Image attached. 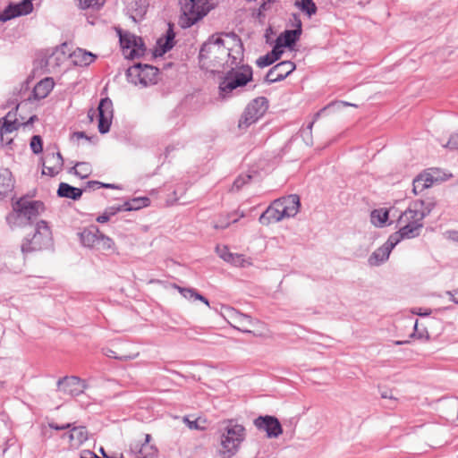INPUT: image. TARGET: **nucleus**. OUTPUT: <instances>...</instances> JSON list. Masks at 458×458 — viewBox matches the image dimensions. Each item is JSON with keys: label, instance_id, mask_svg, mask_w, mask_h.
Instances as JSON below:
<instances>
[{"label": "nucleus", "instance_id": "1", "mask_svg": "<svg viewBox=\"0 0 458 458\" xmlns=\"http://www.w3.org/2000/svg\"><path fill=\"white\" fill-rule=\"evenodd\" d=\"M233 38V46H225V41L220 37L211 36L205 42L199 54L201 68L214 72L216 69H225L226 65L241 64L243 62L244 50L240 38L234 33L231 34Z\"/></svg>", "mask_w": 458, "mask_h": 458}, {"label": "nucleus", "instance_id": "2", "mask_svg": "<svg viewBox=\"0 0 458 458\" xmlns=\"http://www.w3.org/2000/svg\"><path fill=\"white\" fill-rule=\"evenodd\" d=\"M228 69L223 73L219 81V97L226 99L238 92L240 89L245 87L252 81L253 70L249 64H229L225 66Z\"/></svg>", "mask_w": 458, "mask_h": 458}, {"label": "nucleus", "instance_id": "3", "mask_svg": "<svg viewBox=\"0 0 458 458\" xmlns=\"http://www.w3.org/2000/svg\"><path fill=\"white\" fill-rule=\"evenodd\" d=\"M45 204L40 200H29L21 198L13 205V212L6 216L12 227H25L32 224L45 211Z\"/></svg>", "mask_w": 458, "mask_h": 458}, {"label": "nucleus", "instance_id": "4", "mask_svg": "<svg viewBox=\"0 0 458 458\" xmlns=\"http://www.w3.org/2000/svg\"><path fill=\"white\" fill-rule=\"evenodd\" d=\"M422 204L419 201H413L410 206L400 215L398 224L401 225L400 229L395 232L402 240L412 239L420 235V230L424 224L423 211H420Z\"/></svg>", "mask_w": 458, "mask_h": 458}, {"label": "nucleus", "instance_id": "5", "mask_svg": "<svg viewBox=\"0 0 458 458\" xmlns=\"http://www.w3.org/2000/svg\"><path fill=\"white\" fill-rule=\"evenodd\" d=\"M181 15L178 23L182 29L191 28L210 11L208 0H179Z\"/></svg>", "mask_w": 458, "mask_h": 458}, {"label": "nucleus", "instance_id": "6", "mask_svg": "<svg viewBox=\"0 0 458 458\" xmlns=\"http://www.w3.org/2000/svg\"><path fill=\"white\" fill-rule=\"evenodd\" d=\"M245 428L243 426L228 421L222 429L221 435V450L220 454L225 458L233 456L243 441L245 437Z\"/></svg>", "mask_w": 458, "mask_h": 458}, {"label": "nucleus", "instance_id": "7", "mask_svg": "<svg viewBox=\"0 0 458 458\" xmlns=\"http://www.w3.org/2000/svg\"><path fill=\"white\" fill-rule=\"evenodd\" d=\"M52 242L51 229L45 220L36 223L35 231L31 237L26 236L21 244L23 254L38 251L47 248Z\"/></svg>", "mask_w": 458, "mask_h": 458}, {"label": "nucleus", "instance_id": "8", "mask_svg": "<svg viewBox=\"0 0 458 458\" xmlns=\"http://www.w3.org/2000/svg\"><path fill=\"white\" fill-rule=\"evenodd\" d=\"M150 438L149 434H140L137 438L131 440L119 458H158L157 448L149 445Z\"/></svg>", "mask_w": 458, "mask_h": 458}, {"label": "nucleus", "instance_id": "9", "mask_svg": "<svg viewBox=\"0 0 458 458\" xmlns=\"http://www.w3.org/2000/svg\"><path fill=\"white\" fill-rule=\"evenodd\" d=\"M157 74V68L153 65L142 64L140 63L130 66L126 71L128 81L134 85H140L142 87L156 84Z\"/></svg>", "mask_w": 458, "mask_h": 458}, {"label": "nucleus", "instance_id": "10", "mask_svg": "<svg viewBox=\"0 0 458 458\" xmlns=\"http://www.w3.org/2000/svg\"><path fill=\"white\" fill-rule=\"evenodd\" d=\"M268 101L265 97H259L253 99L245 108L241 119L239 128L246 129L256 123L267 111Z\"/></svg>", "mask_w": 458, "mask_h": 458}, {"label": "nucleus", "instance_id": "11", "mask_svg": "<svg viewBox=\"0 0 458 458\" xmlns=\"http://www.w3.org/2000/svg\"><path fill=\"white\" fill-rule=\"evenodd\" d=\"M120 44L126 58L134 59L145 54L146 47L140 37L131 33L120 34Z\"/></svg>", "mask_w": 458, "mask_h": 458}, {"label": "nucleus", "instance_id": "12", "mask_svg": "<svg viewBox=\"0 0 458 458\" xmlns=\"http://www.w3.org/2000/svg\"><path fill=\"white\" fill-rule=\"evenodd\" d=\"M402 241L397 233H392L387 241L379 248H377L368 259V263L372 267L380 266L386 261L392 250Z\"/></svg>", "mask_w": 458, "mask_h": 458}, {"label": "nucleus", "instance_id": "13", "mask_svg": "<svg viewBox=\"0 0 458 458\" xmlns=\"http://www.w3.org/2000/svg\"><path fill=\"white\" fill-rule=\"evenodd\" d=\"M84 380L76 376H66L57 381V390L70 396H77L87 388Z\"/></svg>", "mask_w": 458, "mask_h": 458}, {"label": "nucleus", "instance_id": "14", "mask_svg": "<svg viewBox=\"0 0 458 458\" xmlns=\"http://www.w3.org/2000/svg\"><path fill=\"white\" fill-rule=\"evenodd\" d=\"M254 425L258 429L265 431L269 438H276L283 433L280 421L274 416H259L254 420Z\"/></svg>", "mask_w": 458, "mask_h": 458}, {"label": "nucleus", "instance_id": "15", "mask_svg": "<svg viewBox=\"0 0 458 458\" xmlns=\"http://www.w3.org/2000/svg\"><path fill=\"white\" fill-rule=\"evenodd\" d=\"M98 116L99 132L102 134L108 132L113 118V103L108 98L100 100L98 106Z\"/></svg>", "mask_w": 458, "mask_h": 458}, {"label": "nucleus", "instance_id": "16", "mask_svg": "<svg viewBox=\"0 0 458 458\" xmlns=\"http://www.w3.org/2000/svg\"><path fill=\"white\" fill-rule=\"evenodd\" d=\"M33 0H22L18 4H10L0 12V21H7L18 16L27 15L33 10Z\"/></svg>", "mask_w": 458, "mask_h": 458}, {"label": "nucleus", "instance_id": "17", "mask_svg": "<svg viewBox=\"0 0 458 458\" xmlns=\"http://www.w3.org/2000/svg\"><path fill=\"white\" fill-rule=\"evenodd\" d=\"M294 19V26L296 27L294 30H286L283 33H281L276 38V44H277L280 47H289L292 48L295 43L299 40L301 33V21L298 17V15L293 14Z\"/></svg>", "mask_w": 458, "mask_h": 458}, {"label": "nucleus", "instance_id": "18", "mask_svg": "<svg viewBox=\"0 0 458 458\" xmlns=\"http://www.w3.org/2000/svg\"><path fill=\"white\" fill-rule=\"evenodd\" d=\"M295 68V64L291 61L280 62L267 72L265 81L267 83L281 81L291 74Z\"/></svg>", "mask_w": 458, "mask_h": 458}, {"label": "nucleus", "instance_id": "19", "mask_svg": "<svg viewBox=\"0 0 458 458\" xmlns=\"http://www.w3.org/2000/svg\"><path fill=\"white\" fill-rule=\"evenodd\" d=\"M43 174L49 176L57 174L64 166V159L59 151L47 152L42 158Z\"/></svg>", "mask_w": 458, "mask_h": 458}, {"label": "nucleus", "instance_id": "20", "mask_svg": "<svg viewBox=\"0 0 458 458\" xmlns=\"http://www.w3.org/2000/svg\"><path fill=\"white\" fill-rule=\"evenodd\" d=\"M227 314L229 318L233 321V325L232 326L237 330L246 333L251 334L252 331L248 328V326H252L257 321L254 320L250 316L241 313L237 310L233 308L227 309Z\"/></svg>", "mask_w": 458, "mask_h": 458}, {"label": "nucleus", "instance_id": "21", "mask_svg": "<svg viewBox=\"0 0 458 458\" xmlns=\"http://www.w3.org/2000/svg\"><path fill=\"white\" fill-rule=\"evenodd\" d=\"M55 82L52 78H45L38 81L33 89V97L35 99L45 98L53 89Z\"/></svg>", "mask_w": 458, "mask_h": 458}, {"label": "nucleus", "instance_id": "22", "mask_svg": "<svg viewBox=\"0 0 458 458\" xmlns=\"http://www.w3.org/2000/svg\"><path fill=\"white\" fill-rule=\"evenodd\" d=\"M100 231L97 226L84 229L80 233V239L83 246L96 248Z\"/></svg>", "mask_w": 458, "mask_h": 458}, {"label": "nucleus", "instance_id": "23", "mask_svg": "<svg viewBox=\"0 0 458 458\" xmlns=\"http://www.w3.org/2000/svg\"><path fill=\"white\" fill-rule=\"evenodd\" d=\"M83 191L80 188L73 187L66 182H61L57 190V195L60 198L71 199L78 200L81 199Z\"/></svg>", "mask_w": 458, "mask_h": 458}, {"label": "nucleus", "instance_id": "24", "mask_svg": "<svg viewBox=\"0 0 458 458\" xmlns=\"http://www.w3.org/2000/svg\"><path fill=\"white\" fill-rule=\"evenodd\" d=\"M12 173L8 169L0 171V199L6 197L13 189Z\"/></svg>", "mask_w": 458, "mask_h": 458}, {"label": "nucleus", "instance_id": "25", "mask_svg": "<svg viewBox=\"0 0 458 458\" xmlns=\"http://www.w3.org/2000/svg\"><path fill=\"white\" fill-rule=\"evenodd\" d=\"M283 54L281 47L276 44L271 52L257 59L256 64L259 68L271 65L277 61Z\"/></svg>", "mask_w": 458, "mask_h": 458}, {"label": "nucleus", "instance_id": "26", "mask_svg": "<svg viewBox=\"0 0 458 458\" xmlns=\"http://www.w3.org/2000/svg\"><path fill=\"white\" fill-rule=\"evenodd\" d=\"M284 214L287 217H293L297 215L300 210V197L296 194H291L286 197H284Z\"/></svg>", "mask_w": 458, "mask_h": 458}, {"label": "nucleus", "instance_id": "27", "mask_svg": "<svg viewBox=\"0 0 458 458\" xmlns=\"http://www.w3.org/2000/svg\"><path fill=\"white\" fill-rule=\"evenodd\" d=\"M72 57L73 59V63L79 66H87L96 59L95 55L81 48L75 50L72 53Z\"/></svg>", "mask_w": 458, "mask_h": 458}, {"label": "nucleus", "instance_id": "28", "mask_svg": "<svg viewBox=\"0 0 458 458\" xmlns=\"http://www.w3.org/2000/svg\"><path fill=\"white\" fill-rule=\"evenodd\" d=\"M284 219L278 209L274 208L271 204L259 216V223L264 225H268L272 223H276Z\"/></svg>", "mask_w": 458, "mask_h": 458}, {"label": "nucleus", "instance_id": "29", "mask_svg": "<svg viewBox=\"0 0 458 458\" xmlns=\"http://www.w3.org/2000/svg\"><path fill=\"white\" fill-rule=\"evenodd\" d=\"M68 437L72 445H81L88 440V431L85 427H71Z\"/></svg>", "mask_w": 458, "mask_h": 458}, {"label": "nucleus", "instance_id": "30", "mask_svg": "<svg viewBox=\"0 0 458 458\" xmlns=\"http://www.w3.org/2000/svg\"><path fill=\"white\" fill-rule=\"evenodd\" d=\"M245 215H244L243 211H242V212L236 211L235 213L228 214L225 216H221L214 224V228L215 229H225L231 224L236 223L240 217H243Z\"/></svg>", "mask_w": 458, "mask_h": 458}, {"label": "nucleus", "instance_id": "31", "mask_svg": "<svg viewBox=\"0 0 458 458\" xmlns=\"http://www.w3.org/2000/svg\"><path fill=\"white\" fill-rule=\"evenodd\" d=\"M389 217V212L387 209L379 208L374 209L370 214L371 223L377 227H383L386 225Z\"/></svg>", "mask_w": 458, "mask_h": 458}, {"label": "nucleus", "instance_id": "32", "mask_svg": "<svg viewBox=\"0 0 458 458\" xmlns=\"http://www.w3.org/2000/svg\"><path fill=\"white\" fill-rule=\"evenodd\" d=\"M174 37L175 34L173 29L170 27L166 31L165 41L163 42L162 38L157 40V44L161 49L158 55H161L173 48L174 44Z\"/></svg>", "mask_w": 458, "mask_h": 458}, {"label": "nucleus", "instance_id": "33", "mask_svg": "<svg viewBox=\"0 0 458 458\" xmlns=\"http://www.w3.org/2000/svg\"><path fill=\"white\" fill-rule=\"evenodd\" d=\"M149 199L147 197L134 198L131 200L123 203L125 211L138 210L149 205Z\"/></svg>", "mask_w": 458, "mask_h": 458}, {"label": "nucleus", "instance_id": "34", "mask_svg": "<svg viewBox=\"0 0 458 458\" xmlns=\"http://www.w3.org/2000/svg\"><path fill=\"white\" fill-rule=\"evenodd\" d=\"M295 5L309 17L317 13V6L313 0H296Z\"/></svg>", "mask_w": 458, "mask_h": 458}, {"label": "nucleus", "instance_id": "35", "mask_svg": "<svg viewBox=\"0 0 458 458\" xmlns=\"http://www.w3.org/2000/svg\"><path fill=\"white\" fill-rule=\"evenodd\" d=\"M21 123L18 121L5 122L0 119V136L3 134H11L17 131Z\"/></svg>", "mask_w": 458, "mask_h": 458}, {"label": "nucleus", "instance_id": "36", "mask_svg": "<svg viewBox=\"0 0 458 458\" xmlns=\"http://www.w3.org/2000/svg\"><path fill=\"white\" fill-rule=\"evenodd\" d=\"M72 169L74 170V174L81 179L89 177L91 174V166L86 162H78Z\"/></svg>", "mask_w": 458, "mask_h": 458}, {"label": "nucleus", "instance_id": "37", "mask_svg": "<svg viewBox=\"0 0 458 458\" xmlns=\"http://www.w3.org/2000/svg\"><path fill=\"white\" fill-rule=\"evenodd\" d=\"M439 171L436 168L428 169L427 172L420 174L423 182L425 184H428V188L433 185L435 182L438 181L439 178Z\"/></svg>", "mask_w": 458, "mask_h": 458}, {"label": "nucleus", "instance_id": "38", "mask_svg": "<svg viewBox=\"0 0 458 458\" xmlns=\"http://www.w3.org/2000/svg\"><path fill=\"white\" fill-rule=\"evenodd\" d=\"M227 263H230L235 267H245L249 265H250V262L245 259L244 255L238 254V253H233L231 254V257L227 259Z\"/></svg>", "mask_w": 458, "mask_h": 458}, {"label": "nucleus", "instance_id": "39", "mask_svg": "<svg viewBox=\"0 0 458 458\" xmlns=\"http://www.w3.org/2000/svg\"><path fill=\"white\" fill-rule=\"evenodd\" d=\"M114 245V242L111 238H109L108 236H106L105 234H103L101 233H99L96 249L108 250L113 249Z\"/></svg>", "mask_w": 458, "mask_h": 458}, {"label": "nucleus", "instance_id": "40", "mask_svg": "<svg viewBox=\"0 0 458 458\" xmlns=\"http://www.w3.org/2000/svg\"><path fill=\"white\" fill-rule=\"evenodd\" d=\"M352 106V104L348 103V102H345V101H338V102H333V103H330L329 105H327L326 107H324L323 109H321L320 111H318L315 116H314V119L312 122H310L308 126H307V129H309L310 131L312 130V127H313V124L315 123V121L319 117L320 114L328 109V108H332V107H342V106Z\"/></svg>", "mask_w": 458, "mask_h": 458}, {"label": "nucleus", "instance_id": "41", "mask_svg": "<svg viewBox=\"0 0 458 458\" xmlns=\"http://www.w3.org/2000/svg\"><path fill=\"white\" fill-rule=\"evenodd\" d=\"M30 148L34 154H40L43 150V142L39 135H34L30 140Z\"/></svg>", "mask_w": 458, "mask_h": 458}, {"label": "nucleus", "instance_id": "42", "mask_svg": "<svg viewBox=\"0 0 458 458\" xmlns=\"http://www.w3.org/2000/svg\"><path fill=\"white\" fill-rule=\"evenodd\" d=\"M416 201H419L422 204L421 208H420V211H423L424 217L428 216L431 213V211L434 209V208L436 207V202L433 199H427V200L417 199Z\"/></svg>", "mask_w": 458, "mask_h": 458}, {"label": "nucleus", "instance_id": "43", "mask_svg": "<svg viewBox=\"0 0 458 458\" xmlns=\"http://www.w3.org/2000/svg\"><path fill=\"white\" fill-rule=\"evenodd\" d=\"M412 185H413L412 191H413L414 194H416V195L421 193L424 190L428 188V184H425L420 174H419L413 180Z\"/></svg>", "mask_w": 458, "mask_h": 458}, {"label": "nucleus", "instance_id": "44", "mask_svg": "<svg viewBox=\"0 0 458 458\" xmlns=\"http://www.w3.org/2000/svg\"><path fill=\"white\" fill-rule=\"evenodd\" d=\"M176 289L180 292V293L187 300H195L196 294L198 292L193 288H184L180 286H175Z\"/></svg>", "mask_w": 458, "mask_h": 458}, {"label": "nucleus", "instance_id": "45", "mask_svg": "<svg viewBox=\"0 0 458 458\" xmlns=\"http://www.w3.org/2000/svg\"><path fill=\"white\" fill-rule=\"evenodd\" d=\"M80 4L83 9L86 8H98L104 4V0H79Z\"/></svg>", "mask_w": 458, "mask_h": 458}, {"label": "nucleus", "instance_id": "46", "mask_svg": "<svg viewBox=\"0 0 458 458\" xmlns=\"http://www.w3.org/2000/svg\"><path fill=\"white\" fill-rule=\"evenodd\" d=\"M276 3V0H263V3L259 8L258 17L264 16L263 13L271 10L272 6Z\"/></svg>", "mask_w": 458, "mask_h": 458}, {"label": "nucleus", "instance_id": "47", "mask_svg": "<svg viewBox=\"0 0 458 458\" xmlns=\"http://www.w3.org/2000/svg\"><path fill=\"white\" fill-rule=\"evenodd\" d=\"M250 179H251V175H250V174L240 175L233 182V188L239 191L245 183L250 182Z\"/></svg>", "mask_w": 458, "mask_h": 458}, {"label": "nucleus", "instance_id": "48", "mask_svg": "<svg viewBox=\"0 0 458 458\" xmlns=\"http://www.w3.org/2000/svg\"><path fill=\"white\" fill-rule=\"evenodd\" d=\"M104 353L106 356H107L109 358H114V359H117V360H132L136 357V355L117 356V355H115V352L111 349L104 350Z\"/></svg>", "mask_w": 458, "mask_h": 458}, {"label": "nucleus", "instance_id": "49", "mask_svg": "<svg viewBox=\"0 0 458 458\" xmlns=\"http://www.w3.org/2000/svg\"><path fill=\"white\" fill-rule=\"evenodd\" d=\"M217 255L224 259L225 262L231 257L232 252L229 250L227 246H217L216 249Z\"/></svg>", "mask_w": 458, "mask_h": 458}, {"label": "nucleus", "instance_id": "50", "mask_svg": "<svg viewBox=\"0 0 458 458\" xmlns=\"http://www.w3.org/2000/svg\"><path fill=\"white\" fill-rule=\"evenodd\" d=\"M284 197L283 198H280V199H277L276 200H274L272 202V205L274 206V208H276V209H278L279 213L282 215V216L284 218L287 217V216L284 214V210H285V208H284Z\"/></svg>", "mask_w": 458, "mask_h": 458}, {"label": "nucleus", "instance_id": "51", "mask_svg": "<svg viewBox=\"0 0 458 458\" xmlns=\"http://www.w3.org/2000/svg\"><path fill=\"white\" fill-rule=\"evenodd\" d=\"M121 211H125L124 208H123V205H119V206L108 207V208H106V210L104 212L106 213V216L111 217V216L116 215L118 212H121Z\"/></svg>", "mask_w": 458, "mask_h": 458}, {"label": "nucleus", "instance_id": "52", "mask_svg": "<svg viewBox=\"0 0 458 458\" xmlns=\"http://www.w3.org/2000/svg\"><path fill=\"white\" fill-rule=\"evenodd\" d=\"M445 147L449 148L450 149L458 150V132L451 135L449 140L447 141Z\"/></svg>", "mask_w": 458, "mask_h": 458}, {"label": "nucleus", "instance_id": "53", "mask_svg": "<svg viewBox=\"0 0 458 458\" xmlns=\"http://www.w3.org/2000/svg\"><path fill=\"white\" fill-rule=\"evenodd\" d=\"M19 106H16L15 110L18 109ZM1 120L12 122V121H18L16 118V111H10L6 114L4 117H2Z\"/></svg>", "mask_w": 458, "mask_h": 458}, {"label": "nucleus", "instance_id": "54", "mask_svg": "<svg viewBox=\"0 0 458 458\" xmlns=\"http://www.w3.org/2000/svg\"><path fill=\"white\" fill-rule=\"evenodd\" d=\"M48 425L51 428L55 429V430H64V429L70 428L72 427V424H70V423H66V424L60 426L54 422H50Z\"/></svg>", "mask_w": 458, "mask_h": 458}, {"label": "nucleus", "instance_id": "55", "mask_svg": "<svg viewBox=\"0 0 458 458\" xmlns=\"http://www.w3.org/2000/svg\"><path fill=\"white\" fill-rule=\"evenodd\" d=\"M13 142V138L10 137V134H3V136H0V143L2 145L8 146Z\"/></svg>", "mask_w": 458, "mask_h": 458}, {"label": "nucleus", "instance_id": "56", "mask_svg": "<svg viewBox=\"0 0 458 458\" xmlns=\"http://www.w3.org/2000/svg\"><path fill=\"white\" fill-rule=\"evenodd\" d=\"M101 182L98 181H89L87 182V187L92 190L100 189Z\"/></svg>", "mask_w": 458, "mask_h": 458}, {"label": "nucleus", "instance_id": "57", "mask_svg": "<svg viewBox=\"0 0 458 458\" xmlns=\"http://www.w3.org/2000/svg\"><path fill=\"white\" fill-rule=\"evenodd\" d=\"M446 233L448 234V239L458 242V231H448Z\"/></svg>", "mask_w": 458, "mask_h": 458}, {"label": "nucleus", "instance_id": "58", "mask_svg": "<svg viewBox=\"0 0 458 458\" xmlns=\"http://www.w3.org/2000/svg\"><path fill=\"white\" fill-rule=\"evenodd\" d=\"M82 458H101L99 456H98L95 453L89 451V450H86L82 453V455H81Z\"/></svg>", "mask_w": 458, "mask_h": 458}, {"label": "nucleus", "instance_id": "59", "mask_svg": "<svg viewBox=\"0 0 458 458\" xmlns=\"http://www.w3.org/2000/svg\"><path fill=\"white\" fill-rule=\"evenodd\" d=\"M72 137L73 138H76V139H86V140H89V138L86 135V133L84 131H75L73 134H72Z\"/></svg>", "mask_w": 458, "mask_h": 458}, {"label": "nucleus", "instance_id": "60", "mask_svg": "<svg viewBox=\"0 0 458 458\" xmlns=\"http://www.w3.org/2000/svg\"><path fill=\"white\" fill-rule=\"evenodd\" d=\"M110 217L106 215V213L104 212L102 215L98 216L97 217V222L98 223H106L107 221H109Z\"/></svg>", "mask_w": 458, "mask_h": 458}, {"label": "nucleus", "instance_id": "61", "mask_svg": "<svg viewBox=\"0 0 458 458\" xmlns=\"http://www.w3.org/2000/svg\"><path fill=\"white\" fill-rule=\"evenodd\" d=\"M195 300H198V301H200L201 302H203L205 305H207L208 307H209V301L208 300L204 297L203 295H201L200 293H198V294H196V298Z\"/></svg>", "mask_w": 458, "mask_h": 458}, {"label": "nucleus", "instance_id": "62", "mask_svg": "<svg viewBox=\"0 0 458 458\" xmlns=\"http://www.w3.org/2000/svg\"><path fill=\"white\" fill-rule=\"evenodd\" d=\"M100 188H106V189H116L118 188L116 185L114 184H112V183H104V182H101L100 184Z\"/></svg>", "mask_w": 458, "mask_h": 458}, {"label": "nucleus", "instance_id": "63", "mask_svg": "<svg viewBox=\"0 0 458 458\" xmlns=\"http://www.w3.org/2000/svg\"><path fill=\"white\" fill-rule=\"evenodd\" d=\"M381 397L382 398H389V399H392L393 396H392V394L390 391H384L381 393Z\"/></svg>", "mask_w": 458, "mask_h": 458}, {"label": "nucleus", "instance_id": "64", "mask_svg": "<svg viewBox=\"0 0 458 458\" xmlns=\"http://www.w3.org/2000/svg\"><path fill=\"white\" fill-rule=\"evenodd\" d=\"M100 453L102 454L103 457L102 458H119V456L117 457H113V456H109L106 454L105 450L103 447L100 448Z\"/></svg>", "mask_w": 458, "mask_h": 458}]
</instances>
